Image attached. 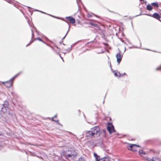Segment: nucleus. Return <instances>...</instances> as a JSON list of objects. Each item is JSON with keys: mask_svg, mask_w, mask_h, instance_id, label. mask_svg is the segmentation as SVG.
Instances as JSON below:
<instances>
[{"mask_svg": "<svg viewBox=\"0 0 161 161\" xmlns=\"http://www.w3.org/2000/svg\"><path fill=\"white\" fill-rule=\"evenodd\" d=\"M146 15L147 16H150L152 17H153L155 18V19H158V20L161 21L160 20L161 17L159 15V14L157 13H154L152 15H150V14H146Z\"/></svg>", "mask_w": 161, "mask_h": 161, "instance_id": "nucleus-6", "label": "nucleus"}, {"mask_svg": "<svg viewBox=\"0 0 161 161\" xmlns=\"http://www.w3.org/2000/svg\"><path fill=\"white\" fill-rule=\"evenodd\" d=\"M19 73L15 75L12 78L9 80L3 82H2V84L4 85L7 88H9L13 84V81L14 79L18 76L19 74Z\"/></svg>", "mask_w": 161, "mask_h": 161, "instance_id": "nucleus-3", "label": "nucleus"}, {"mask_svg": "<svg viewBox=\"0 0 161 161\" xmlns=\"http://www.w3.org/2000/svg\"><path fill=\"white\" fill-rule=\"evenodd\" d=\"M64 20V21H65V22H67V21L66 20Z\"/></svg>", "mask_w": 161, "mask_h": 161, "instance_id": "nucleus-24", "label": "nucleus"}, {"mask_svg": "<svg viewBox=\"0 0 161 161\" xmlns=\"http://www.w3.org/2000/svg\"><path fill=\"white\" fill-rule=\"evenodd\" d=\"M89 24L91 25L94 26H96L97 25L96 24H94L92 22H90Z\"/></svg>", "mask_w": 161, "mask_h": 161, "instance_id": "nucleus-19", "label": "nucleus"}, {"mask_svg": "<svg viewBox=\"0 0 161 161\" xmlns=\"http://www.w3.org/2000/svg\"><path fill=\"white\" fill-rule=\"evenodd\" d=\"M139 153L140 154H145V152L144 151H143L142 150H140L139 151Z\"/></svg>", "mask_w": 161, "mask_h": 161, "instance_id": "nucleus-18", "label": "nucleus"}, {"mask_svg": "<svg viewBox=\"0 0 161 161\" xmlns=\"http://www.w3.org/2000/svg\"><path fill=\"white\" fill-rule=\"evenodd\" d=\"M140 1H144V0H139Z\"/></svg>", "mask_w": 161, "mask_h": 161, "instance_id": "nucleus-23", "label": "nucleus"}, {"mask_svg": "<svg viewBox=\"0 0 161 161\" xmlns=\"http://www.w3.org/2000/svg\"><path fill=\"white\" fill-rule=\"evenodd\" d=\"M78 161H86V160L84 158L81 157L79 158Z\"/></svg>", "mask_w": 161, "mask_h": 161, "instance_id": "nucleus-16", "label": "nucleus"}, {"mask_svg": "<svg viewBox=\"0 0 161 161\" xmlns=\"http://www.w3.org/2000/svg\"><path fill=\"white\" fill-rule=\"evenodd\" d=\"M140 146L138 145L134 144H129L127 147L128 150H132L133 151H137V148L139 147Z\"/></svg>", "mask_w": 161, "mask_h": 161, "instance_id": "nucleus-4", "label": "nucleus"}, {"mask_svg": "<svg viewBox=\"0 0 161 161\" xmlns=\"http://www.w3.org/2000/svg\"><path fill=\"white\" fill-rule=\"evenodd\" d=\"M50 15V16H52V17H55L54 16H53V15Z\"/></svg>", "mask_w": 161, "mask_h": 161, "instance_id": "nucleus-22", "label": "nucleus"}, {"mask_svg": "<svg viewBox=\"0 0 161 161\" xmlns=\"http://www.w3.org/2000/svg\"><path fill=\"white\" fill-rule=\"evenodd\" d=\"M124 75H126V74L125 73H124Z\"/></svg>", "mask_w": 161, "mask_h": 161, "instance_id": "nucleus-26", "label": "nucleus"}, {"mask_svg": "<svg viewBox=\"0 0 161 161\" xmlns=\"http://www.w3.org/2000/svg\"><path fill=\"white\" fill-rule=\"evenodd\" d=\"M100 131L98 126H95L91 129L90 131L86 132V135L87 137L92 136L97 134Z\"/></svg>", "mask_w": 161, "mask_h": 161, "instance_id": "nucleus-1", "label": "nucleus"}, {"mask_svg": "<svg viewBox=\"0 0 161 161\" xmlns=\"http://www.w3.org/2000/svg\"><path fill=\"white\" fill-rule=\"evenodd\" d=\"M147 8L148 10L150 11L153 9V7L150 4H148L147 5Z\"/></svg>", "mask_w": 161, "mask_h": 161, "instance_id": "nucleus-13", "label": "nucleus"}, {"mask_svg": "<svg viewBox=\"0 0 161 161\" xmlns=\"http://www.w3.org/2000/svg\"><path fill=\"white\" fill-rule=\"evenodd\" d=\"M109 159L108 157H104L101 158L100 161H109Z\"/></svg>", "mask_w": 161, "mask_h": 161, "instance_id": "nucleus-11", "label": "nucleus"}, {"mask_svg": "<svg viewBox=\"0 0 161 161\" xmlns=\"http://www.w3.org/2000/svg\"><path fill=\"white\" fill-rule=\"evenodd\" d=\"M57 118V116L55 115L52 118V120L55 122H57L58 121V120H57L56 118Z\"/></svg>", "mask_w": 161, "mask_h": 161, "instance_id": "nucleus-15", "label": "nucleus"}, {"mask_svg": "<svg viewBox=\"0 0 161 161\" xmlns=\"http://www.w3.org/2000/svg\"><path fill=\"white\" fill-rule=\"evenodd\" d=\"M65 19L68 20L71 24H74L75 22V20L74 18L71 16H68L65 17Z\"/></svg>", "mask_w": 161, "mask_h": 161, "instance_id": "nucleus-7", "label": "nucleus"}, {"mask_svg": "<svg viewBox=\"0 0 161 161\" xmlns=\"http://www.w3.org/2000/svg\"><path fill=\"white\" fill-rule=\"evenodd\" d=\"M116 57L117 59V62L119 64L121 61L122 56L121 55L120 53H118L116 55Z\"/></svg>", "mask_w": 161, "mask_h": 161, "instance_id": "nucleus-9", "label": "nucleus"}, {"mask_svg": "<svg viewBox=\"0 0 161 161\" xmlns=\"http://www.w3.org/2000/svg\"><path fill=\"white\" fill-rule=\"evenodd\" d=\"M152 5L153 6H154L157 8L158 7V5L157 3H152Z\"/></svg>", "mask_w": 161, "mask_h": 161, "instance_id": "nucleus-17", "label": "nucleus"}, {"mask_svg": "<svg viewBox=\"0 0 161 161\" xmlns=\"http://www.w3.org/2000/svg\"><path fill=\"white\" fill-rule=\"evenodd\" d=\"M114 75L116 76L120 77L123 75V74H120L119 72H115L114 73Z\"/></svg>", "mask_w": 161, "mask_h": 161, "instance_id": "nucleus-12", "label": "nucleus"}, {"mask_svg": "<svg viewBox=\"0 0 161 161\" xmlns=\"http://www.w3.org/2000/svg\"><path fill=\"white\" fill-rule=\"evenodd\" d=\"M77 155L76 152L73 149L67 150L65 153V157L67 159L74 158Z\"/></svg>", "mask_w": 161, "mask_h": 161, "instance_id": "nucleus-2", "label": "nucleus"}, {"mask_svg": "<svg viewBox=\"0 0 161 161\" xmlns=\"http://www.w3.org/2000/svg\"><path fill=\"white\" fill-rule=\"evenodd\" d=\"M94 156L95 157L96 161H100L101 158L96 153L93 154Z\"/></svg>", "mask_w": 161, "mask_h": 161, "instance_id": "nucleus-10", "label": "nucleus"}, {"mask_svg": "<svg viewBox=\"0 0 161 161\" xmlns=\"http://www.w3.org/2000/svg\"><path fill=\"white\" fill-rule=\"evenodd\" d=\"M159 69H160V70H161V65H160V66H159V68H157V70H158Z\"/></svg>", "mask_w": 161, "mask_h": 161, "instance_id": "nucleus-21", "label": "nucleus"}, {"mask_svg": "<svg viewBox=\"0 0 161 161\" xmlns=\"http://www.w3.org/2000/svg\"><path fill=\"white\" fill-rule=\"evenodd\" d=\"M33 34H32V38H33Z\"/></svg>", "mask_w": 161, "mask_h": 161, "instance_id": "nucleus-25", "label": "nucleus"}, {"mask_svg": "<svg viewBox=\"0 0 161 161\" xmlns=\"http://www.w3.org/2000/svg\"><path fill=\"white\" fill-rule=\"evenodd\" d=\"M36 40H39L40 41H41L42 42H44L41 39L39 38H35L33 41L31 42H30V44L32 43L34 41H35Z\"/></svg>", "mask_w": 161, "mask_h": 161, "instance_id": "nucleus-14", "label": "nucleus"}, {"mask_svg": "<svg viewBox=\"0 0 161 161\" xmlns=\"http://www.w3.org/2000/svg\"><path fill=\"white\" fill-rule=\"evenodd\" d=\"M107 129L110 134L115 131L114 127L112 124H109L107 126Z\"/></svg>", "mask_w": 161, "mask_h": 161, "instance_id": "nucleus-5", "label": "nucleus"}, {"mask_svg": "<svg viewBox=\"0 0 161 161\" xmlns=\"http://www.w3.org/2000/svg\"><path fill=\"white\" fill-rule=\"evenodd\" d=\"M150 151H152V152H153V153H156V154L157 153V152H155L154 150H153V149H150Z\"/></svg>", "mask_w": 161, "mask_h": 161, "instance_id": "nucleus-20", "label": "nucleus"}, {"mask_svg": "<svg viewBox=\"0 0 161 161\" xmlns=\"http://www.w3.org/2000/svg\"><path fill=\"white\" fill-rule=\"evenodd\" d=\"M147 159L148 161H161V160L158 157H153L152 158L147 157Z\"/></svg>", "mask_w": 161, "mask_h": 161, "instance_id": "nucleus-8", "label": "nucleus"}]
</instances>
